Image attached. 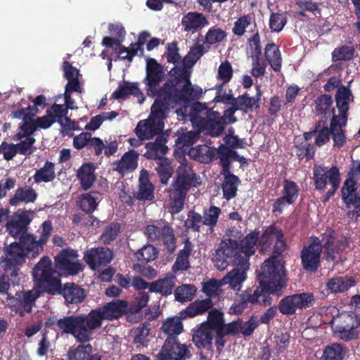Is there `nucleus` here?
<instances>
[{
    "mask_svg": "<svg viewBox=\"0 0 360 360\" xmlns=\"http://www.w3.org/2000/svg\"><path fill=\"white\" fill-rule=\"evenodd\" d=\"M259 284L271 294L280 295L285 286V271L280 256L264 261L257 271Z\"/></svg>",
    "mask_w": 360,
    "mask_h": 360,
    "instance_id": "0eeeda50",
    "label": "nucleus"
},
{
    "mask_svg": "<svg viewBox=\"0 0 360 360\" xmlns=\"http://www.w3.org/2000/svg\"><path fill=\"white\" fill-rule=\"evenodd\" d=\"M202 52L200 46H195L191 49L182 61V68L175 65L171 72L174 76V80L167 82L169 87L167 91L176 96L183 102L189 99H198L202 94V88L198 86H192L190 82L191 69L202 56Z\"/></svg>",
    "mask_w": 360,
    "mask_h": 360,
    "instance_id": "7ed1b4c3",
    "label": "nucleus"
},
{
    "mask_svg": "<svg viewBox=\"0 0 360 360\" xmlns=\"http://www.w3.org/2000/svg\"><path fill=\"white\" fill-rule=\"evenodd\" d=\"M189 356L190 350L188 346L180 344L175 338L169 337L158 354V359L186 360Z\"/></svg>",
    "mask_w": 360,
    "mask_h": 360,
    "instance_id": "2eb2a0df",
    "label": "nucleus"
},
{
    "mask_svg": "<svg viewBox=\"0 0 360 360\" xmlns=\"http://www.w3.org/2000/svg\"><path fill=\"white\" fill-rule=\"evenodd\" d=\"M329 130L327 127H323L321 122L318 124L316 129L313 131L305 133L302 137H297L295 139L296 147L300 150L299 156H307L312 158L314 151L310 148V144L308 142L312 136H316L315 142L318 146H321L329 140Z\"/></svg>",
    "mask_w": 360,
    "mask_h": 360,
    "instance_id": "ddd939ff",
    "label": "nucleus"
},
{
    "mask_svg": "<svg viewBox=\"0 0 360 360\" xmlns=\"http://www.w3.org/2000/svg\"><path fill=\"white\" fill-rule=\"evenodd\" d=\"M233 75V69L230 63L227 61L222 62L217 72V78L220 80L222 84L228 83Z\"/></svg>",
    "mask_w": 360,
    "mask_h": 360,
    "instance_id": "4d7b16f0",
    "label": "nucleus"
},
{
    "mask_svg": "<svg viewBox=\"0 0 360 360\" xmlns=\"http://www.w3.org/2000/svg\"><path fill=\"white\" fill-rule=\"evenodd\" d=\"M175 283L176 277L172 274H167L164 278L151 283L149 285V290L162 295H169L172 293Z\"/></svg>",
    "mask_w": 360,
    "mask_h": 360,
    "instance_id": "c756f323",
    "label": "nucleus"
},
{
    "mask_svg": "<svg viewBox=\"0 0 360 360\" xmlns=\"http://www.w3.org/2000/svg\"><path fill=\"white\" fill-rule=\"evenodd\" d=\"M63 72L65 78L68 81L66 89H71V91L81 92V87L78 80L79 76L78 70L72 67L68 62H64Z\"/></svg>",
    "mask_w": 360,
    "mask_h": 360,
    "instance_id": "f704fd0d",
    "label": "nucleus"
},
{
    "mask_svg": "<svg viewBox=\"0 0 360 360\" xmlns=\"http://www.w3.org/2000/svg\"><path fill=\"white\" fill-rule=\"evenodd\" d=\"M68 302H81L85 297V293L82 288L73 283L65 284L63 290L59 291Z\"/></svg>",
    "mask_w": 360,
    "mask_h": 360,
    "instance_id": "72a5a7b5",
    "label": "nucleus"
},
{
    "mask_svg": "<svg viewBox=\"0 0 360 360\" xmlns=\"http://www.w3.org/2000/svg\"><path fill=\"white\" fill-rule=\"evenodd\" d=\"M139 93L138 86L135 83L126 82L123 85L120 86L112 95L115 99L123 98L128 95H137Z\"/></svg>",
    "mask_w": 360,
    "mask_h": 360,
    "instance_id": "3c124183",
    "label": "nucleus"
},
{
    "mask_svg": "<svg viewBox=\"0 0 360 360\" xmlns=\"http://www.w3.org/2000/svg\"><path fill=\"white\" fill-rule=\"evenodd\" d=\"M221 161L223 167V172L225 176L222 185L224 197L226 200H229L233 198L236 194L239 179L236 176L229 174L228 160L222 158Z\"/></svg>",
    "mask_w": 360,
    "mask_h": 360,
    "instance_id": "393cba45",
    "label": "nucleus"
},
{
    "mask_svg": "<svg viewBox=\"0 0 360 360\" xmlns=\"http://www.w3.org/2000/svg\"><path fill=\"white\" fill-rule=\"evenodd\" d=\"M360 174V162H354L348 178L342 188V199L349 208H354L356 216L360 214V195L356 191V182Z\"/></svg>",
    "mask_w": 360,
    "mask_h": 360,
    "instance_id": "9b49d317",
    "label": "nucleus"
},
{
    "mask_svg": "<svg viewBox=\"0 0 360 360\" xmlns=\"http://www.w3.org/2000/svg\"><path fill=\"white\" fill-rule=\"evenodd\" d=\"M220 213V208L215 206H211L209 209L205 210L202 225L210 226V231H212V228L217 224Z\"/></svg>",
    "mask_w": 360,
    "mask_h": 360,
    "instance_id": "603ef678",
    "label": "nucleus"
},
{
    "mask_svg": "<svg viewBox=\"0 0 360 360\" xmlns=\"http://www.w3.org/2000/svg\"><path fill=\"white\" fill-rule=\"evenodd\" d=\"M257 240V233H251L241 240L240 245L231 239L221 241L216 251L213 262L219 270H224L230 263L235 265L222 278V283L229 285L234 291H240L247 279L249 258L255 253Z\"/></svg>",
    "mask_w": 360,
    "mask_h": 360,
    "instance_id": "f257e3e1",
    "label": "nucleus"
},
{
    "mask_svg": "<svg viewBox=\"0 0 360 360\" xmlns=\"http://www.w3.org/2000/svg\"><path fill=\"white\" fill-rule=\"evenodd\" d=\"M36 198L34 191L30 188H18L15 195L11 198L10 203L12 205H16L20 201L33 202Z\"/></svg>",
    "mask_w": 360,
    "mask_h": 360,
    "instance_id": "a19ab883",
    "label": "nucleus"
},
{
    "mask_svg": "<svg viewBox=\"0 0 360 360\" xmlns=\"http://www.w3.org/2000/svg\"><path fill=\"white\" fill-rule=\"evenodd\" d=\"M56 266L60 271L70 275L77 274L83 269L78 255L73 250H63L56 257Z\"/></svg>",
    "mask_w": 360,
    "mask_h": 360,
    "instance_id": "f3484780",
    "label": "nucleus"
},
{
    "mask_svg": "<svg viewBox=\"0 0 360 360\" xmlns=\"http://www.w3.org/2000/svg\"><path fill=\"white\" fill-rule=\"evenodd\" d=\"M314 180L316 188L322 190L330 186L325 200L328 199L335 193L339 187L340 179L339 170L336 167H331L329 170L321 167H315L314 168Z\"/></svg>",
    "mask_w": 360,
    "mask_h": 360,
    "instance_id": "f8f14e48",
    "label": "nucleus"
},
{
    "mask_svg": "<svg viewBox=\"0 0 360 360\" xmlns=\"http://www.w3.org/2000/svg\"><path fill=\"white\" fill-rule=\"evenodd\" d=\"M149 328L147 325H143L133 331L134 341L143 345L149 335Z\"/></svg>",
    "mask_w": 360,
    "mask_h": 360,
    "instance_id": "338daca9",
    "label": "nucleus"
},
{
    "mask_svg": "<svg viewBox=\"0 0 360 360\" xmlns=\"http://www.w3.org/2000/svg\"><path fill=\"white\" fill-rule=\"evenodd\" d=\"M157 163L158 167L156 168V170L160 174V181L162 184H167L173 172L171 162L167 158H159Z\"/></svg>",
    "mask_w": 360,
    "mask_h": 360,
    "instance_id": "37998d69",
    "label": "nucleus"
},
{
    "mask_svg": "<svg viewBox=\"0 0 360 360\" xmlns=\"http://www.w3.org/2000/svg\"><path fill=\"white\" fill-rule=\"evenodd\" d=\"M33 218V212L29 211L18 212L6 224L9 233L13 237H19L20 240L25 236L27 226Z\"/></svg>",
    "mask_w": 360,
    "mask_h": 360,
    "instance_id": "aec40b11",
    "label": "nucleus"
},
{
    "mask_svg": "<svg viewBox=\"0 0 360 360\" xmlns=\"http://www.w3.org/2000/svg\"><path fill=\"white\" fill-rule=\"evenodd\" d=\"M136 197L139 200H153L154 198V186L148 181V171L143 169L139 176V186Z\"/></svg>",
    "mask_w": 360,
    "mask_h": 360,
    "instance_id": "bb28decb",
    "label": "nucleus"
},
{
    "mask_svg": "<svg viewBox=\"0 0 360 360\" xmlns=\"http://www.w3.org/2000/svg\"><path fill=\"white\" fill-rule=\"evenodd\" d=\"M250 290H245L243 294H245V297L248 302L251 304H259L264 306H268L271 304V299L267 295L269 292L261 284L253 292L250 293Z\"/></svg>",
    "mask_w": 360,
    "mask_h": 360,
    "instance_id": "7c9ffc66",
    "label": "nucleus"
},
{
    "mask_svg": "<svg viewBox=\"0 0 360 360\" xmlns=\"http://www.w3.org/2000/svg\"><path fill=\"white\" fill-rule=\"evenodd\" d=\"M32 276L38 288L52 295L59 292L61 285L59 275L52 269L49 257H44L40 259L33 269Z\"/></svg>",
    "mask_w": 360,
    "mask_h": 360,
    "instance_id": "1a4fd4ad",
    "label": "nucleus"
},
{
    "mask_svg": "<svg viewBox=\"0 0 360 360\" xmlns=\"http://www.w3.org/2000/svg\"><path fill=\"white\" fill-rule=\"evenodd\" d=\"M322 245L318 238H311L309 244L304 246L302 254V262L305 269L314 271L320 263Z\"/></svg>",
    "mask_w": 360,
    "mask_h": 360,
    "instance_id": "dca6fc26",
    "label": "nucleus"
},
{
    "mask_svg": "<svg viewBox=\"0 0 360 360\" xmlns=\"http://www.w3.org/2000/svg\"><path fill=\"white\" fill-rule=\"evenodd\" d=\"M331 326L340 339L348 341L357 337L356 328L360 326V319L353 313L343 312L333 316Z\"/></svg>",
    "mask_w": 360,
    "mask_h": 360,
    "instance_id": "9d476101",
    "label": "nucleus"
},
{
    "mask_svg": "<svg viewBox=\"0 0 360 360\" xmlns=\"http://www.w3.org/2000/svg\"><path fill=\"white\" fill-rule=\"evenodd\" d=\"M54 177V165L49 162H46L44 167L37 171L34 176L36 182H48L53 180Z\"/></svg>",
    "mask_w": 360,
    "mask_h": 360,
    "instance_id": "a18cd8bd",
    "label": "nucleus"
},
{
    "mask_svg": "<svg viewBox=\"0 0 360 360\" xmlns=\"http://www.w3.org/2000/svg\"><path fill=\"white\" fill-rule=\"evenodd\" d=\"M147 151L145 156L149 159H154L158 162L159 158H162V155L166 153L167 147L162 141L148 143L146 145Z\"/></svg>",
    "mask_w": 360,
    "mask_h": 360,
    "instance_id": "ea45409f",
    "label": "nucleus"
},
{
    "mask_svg": "<svg viewBox=\"0 0 360 360\" xmlns=\"http://www.w3.org/2000/svg\"><path fill=\"white\" fill-rule=\"evenodd\" d=\"M84 257L93 270L100 271L101 266H105L111 262L112 253L108 248H98L88 250Z\"/></svg>",
    "mask_w": 360,
    "mask_h": 360,
    "instance_id": "5701e85b",
    "label": "nucleus"
},
{
    "mask_svg": "<svg viewBox=\"0 0 360 360\" xmlns=\"http://www.w3.org/2000/svg\"><path fill=\"white\" fill-rule=\"evenodd\" d=\"M146 74L148 94L151 96L158 95V98H159L160 93L165 89L167 83L165 84L163 88L160 91H158L157 87L162 77V69L161 66L156 62L155 59L150 58L147 60Z\"/></svg>",
    "mask_w": 360,
    "mask_h": 360,
    "instance_id": "412c9836",
    "label": "nucleus"
},
{
    "mask_svg": "<svg viewBox=\"0 0 360 360\" xmlns=\"http://www.w3.org/2000/svg\"><path fill=\"white\" fill-rule=\"evenodd\" d=\"M222 279L220 281L211 279L205 282L203 285V292L209 296L217 295L220 292V288L224 285Z\"/></svg>",
    "mask_w": 360,
    "mask_h": 360,
    "instance_id": "bf43d9fd",
    "label": "nucleus"
},
{
    "mask_svg": "<svg viewBox=\"0 0 360 360\" xmlns=\"http://www.w3.org/2000/svg\"><path fill=\"white\" fill-rule=\"evenodd\" d=\"M346 122L342 123V118L333 116L330 122V132L333 135L334 145L341 146L345 141V136L342 131V127Z\"/></svg>",
    "mask_w": 360,
    "mask_h": 360,
    "instance_id": "c9c22d12",
    "label": "nucleus"
},
{
    "mask_svg": "<svg viewBox=\"0 0 360 360\" xmlns=\"http://www.w3.org/2000/svg\"><path fill=\"white\" fill-rule=\"evenodd\" d=\"M128 309L127 302L117 300L96 310L91 311L87 316H69L58 321L59 329L65 333L72 334L78 341L89 340L94 329L102 325L103 320H112L120 317Z\"/></svg>",
    "mask_w": 360,
    "mask_h": 360,
    "instance_id": "f03ea898",
    "label": "nucleus"
},
{
    "mask_svg": "<svg viewBox=\"0 0 360 360\" xmlns=\"http://www.w3.org/2000/svg\"><path fill=\"white\" fill-rule=\"evenodd\" d=\"M202 323L209 324L210 327L216 333L220 330H223L224 323L223 314L218 310H212L209 312L207 321Z\"/></svg>",
    "mask_w": 360,
    "mask_h": 360,
    "instance_id": "09e8293b",
    "label": "nucleus"
},
{
    "mask_svg": "<svg viewBox=\"0 0 360 360\" xmlns=\"http://www.w3.org/2000/svg\"><path fill=\"white\" fill-rule=\"evenodd\" d=\"M94 170V167L91 163L83 164L78 169L77 176L83 189L86 190L93 185L96 179Z\"/></svg>",
    "mask_w": 360,
    "mask_h": 360,
    "instance_id": "473e14b6",
    "label": "nucleus"
},
{
    "mask_svg": "<svg viewBox=\"0 0 360 360\" xmlns=\"http://www.w3.org/2000/svg\"><path fill=\"white\" fill-rule=\"evenodd\" d=\"M137 159L138 153L135 150H129L116 163L115 169L122 174L131 172L137 167Z\"/></svg>",
    "mask_w": 360,
    "mask_h": 360,
    "instance_id": "c85d7f7f",
    "label": "nucleus"
},
{
    "mask_svg": "<svg viewBox=\"0 0 360 360\" xmlns=\"http://www.w3.org/2000/svg\"><path fill=\"white\" fill-rule=\"evenodd\" d=\"M352 99L351 91L348 88L345 86L338 88L335 96L336 104L339 110V114L337 116L338 118H342V123L347 122L348 104Z\"/></svg>",
    "mask_w": 360,
    "mask_h": 360,
    "instance_id": "a878e982",
    "label": "nucleus"
},
{
    "mask_svg": "<svg viewBox=\"0 0 360 360\" xmlns=\"http://www.w3.org/2000/svg\"><path fill=\"white\" fill-rule=\"evenodd\" d=\"M110 37L103 39V44L106 47L118 46L124 39L125 31L121 24H111L109 27Z\"/></svg>",
    "mask_w": 360,
    "mask_h": 360,
    "instance_id": "2f4dec72",
    "label": "nucleus"
},
{
    "mask_svg": "<svg viewBox=\"0 0 360 360\" xmlns=\"http://www.w3.org/2000/svg\"><path fill=\"white\" fill-rule=\"evenodd\" d=\"M43 250V244L30 234L23 236L18 243H13L6 248V257L1 262L6 272H11L13 285L19 283L18 266L21 265L25 257H35Z\"/></svg>",
    "mask_w": 360,
    "mask_h": 360,
    "instance_id": "39448f33",
    "label": "nucleus"
},
{
    "mask_svg": "<svg viewBox=\"0 0 360 360\" xmlns=\"http://www.w3.org/2000/svg\"><path fill=\"white\" fill-rule=\"evenodd\" d=\"M257 89V98H252L248 96H243L238 98L237 100H234V103L237 106H244L245 109L252 108L257 101L260 99L261 92L258 86Z\"/></svg>",
    "mask_w": 360,
    "mask_h": 360,
    "instance_id": "052dcab7",
    "label": "nucleus"
},
{
    "mask_svg": "<svg viewBox=\"0 0 360 360\" xmlns=\"http://www.w3.org/2000/svg\"><path fill=\"white\" fill-rule=\"evenodd\" d=\"M165 226L163 221H158L156 224L147 226L145 230V234L150 240L155 241L161 238L162 229Z\"/></svg>",
    "mask_w": 360,
    "mask_h": 360,
    "instance_id": "13d9d810",
    "label": "nucleus"
},
{
    "mask_svg": "<svg viewBox=\"0 0 360 360\" xmlns=\"http://www.w3.org/2000/svg\"><path fill=\"white\" fill-rule=\"evenodd\" d=\"M352 56L353 49L349 46H342L340 49H336L333 53V60L335 61L350 60Z\"/></svg>",
    "mask_w": 360,
    "mask_h": 360,
    "instance_id": "680f3d73",
    "label": "nucleus"
},
{
    "mask_svg": "<svg viewBox=\"0 0 360 360\" xmlns=\"http://www.w3.org/2000/svg\"><path fill=\"white\" fill-rule=\"evenodd\" d=\"M157 251L150 245H145L136 253L137 259L142 262H148L155 259Z\"/></svg>",
    "mask_w": 360,
    "mask_h": 360,
    "instance_id": "6e6d98bb",
    "label": "nucleus"
},
{
    "mask_svg": "<svg viewBox=\"0 0 360 360\" xmlns=\"http://www.w3.org/2000/svg\"><path fill=\"white\" fill-rule=\"evenodd\" d=\"M180 318L172 317L167 319L162 324V329L169 335H179L183 330V325Z\"/></svg>",
    "mask_w": 360,
    "mask_h": 360,
    "instance_id": "c03bdc74",
    "label": "nucleus"
},
{
    "mask_svg": "<svg viewBox=\"0 0 360 360\" xmlns=\"http://www.w3.org/2000/svg\"><path fill=\"white\" fill-rule=\"evenodd\" d=\"M18 151L17 146L13 143L6 142L0 145V153L3 155L4 158L6 160H11Z\"/></svg>",
    "mask_w": 360,
    "mask_h": 360,
    "instance_id": "774afa93",
    "label": "nucleus"
},
{
    "mask_svg": "<svg viewBox=\"0 0 360 360\" xmlns=\"http://www.w3.org/2000/svg\"><path fill=\"white\" fill-rule=\"evenodd\" d=\"M265 56L274 71L281 68V57L278 48L274 44H269L265 48Z\"/></svg>",
    "mask_w": 360,
    "mask_h": 360,
    "instance_id": "e433bc0d",
    "label": "nucleus"
},
{
    "mask_svg": "<svg viewBox=\"0 0 360 360\" xmlns=\"http://www.w3.org/2000/svg\"><path fill=\"white\" fill-rule=\"evenodd\" d=\"M259 243L266 248L274 245V250L277 252L282 251L285 248L283 233L280 229L274 226H269L264 231Z\"/></svg>",
    "mask_w": 360,
    "mask_h": 360,
    "instance_id": "b1692460",
    "label": "nucleus"
},
{
    "mask_svg": "<svg viewBox=\"0 0 360 360\" xmlns=\"http://www.w3.org/2000/svg\"><path fill=\"white\" fill-rule=\"evenodd\" d=\"M247 54L248 57L252 58V60H260L262 49L259 36L257 33L254 34L252 38L250 39L247 49Z\"/></svg>",
    "mask_w": 360,
    "mask_h": 360,
    "instance_id": "8fccbe9b",
    "label": "nucleus"
},
{
    "mask_svg": "<svg viewBox=\"0 0 360 360\" xmlns=\"http://www.w3.org/2000/svg\"><path fill=\"white\" fill-rule=\"evenodd\" d=\"M346 353V349L341 345L334 343L324 349L321 360H342Z\"/></svg>",
    "mask_w": 360,
    "mask_h": 360,
    "instance_id": "4c0bfd02",
    "label": "nucleus"
},
{
    "mask_svg": "<svg viewBox=\"0 0 360 360\" xmlns=\"http://www.w3.org/2000/svg\"><path fill=\"white\" fill-rule=\"evenodd\" d=\"M298 189L295 183L292 181H285L284 186V195L287 200L286 202H293L297 198Z\"/></svg>",
    "mask_w": 360,
    "mask_h": 360,
    "instance_id": "e2e57ef3",
    "label": "nucleus"
},
{
    "mask_svg": "<svg viewBox=\"0 0 360 360\" xmlns=\"http://www.w3.org/2000/svg\"><path fill=\"white\" fill-rule=\"evenodd\" d=\"M200 184V178L194 173L191 167L187 163H182L177 169L176 179L168 190L169 212L174 214L181 212L188 190Z\"/></svg>",
    "mask_w": 360,
    "mask_h": 360,
    "instance_id": "423d86ee",
    "label": "nucleus"
},
{
    "mask_svg": "<svg viewBox=\"0 0 360 360\" xmlns=\"http://www.w3.org/2000/svg\"><path fill=\"white\" fill-rule=\"evenodd\" d=\"M189 155L194 160L205 162L211 160L212 153L207 145H202L193 148L189 151Z\"/></svg>",
    "mask_w": 360,
    "mask_h": 360,
    "instance_id": "49530a36",
    "label": "nucleus"
},
{
    "mask_svg": "<svg viewBox=\"0 0 360 360\" xmlns=\"http://www.w3.org/2000/svg\"><path fill=\"white\" fill-rule=\"evenodd\" d=\"M92 347L90 345L78 346L77 348L71 349L68 353L69 360H86L91 352Z\"/></svg>",
    "mask_w": 360,
    "mask_h": 360,
    "instance_id": "5fc2aeb1",
    "label": "nucleus"
},
{
    "mask_svg": "<svg viewBox=\"0 0 360 360\" xmlns=\"http://www.w3.org/2000/svg\"><path fill=\"white\" fill-rule=\"evenodd\" d=\"M354 280L349 277H335L328 280L326 288L331 293H342L354 286Z\"/></svg>",
    "mask_w": 360,
    "mask_h": 360,
    "instance_id": "cd10ccee",
    "label": "nucleus"
},
{
    "mask_svg": "<svg viewBox=\"0 0 360 360\" xmlns=\"http://www.w3.org/2000/svg\"><path fill=\"white\" fill-rule=\"evenodd\" d=\"M169 87L167 85L162 90L153 105L148 119L139 122L136 127V134L142 140H148L160 133L164 128V120L166 117L167 110L182 102L176 96L167 91Z\"/></svg>",
    "mask_w": 360,
    "mask_h": 360,
    "instance_id": "20e7f679",
    "label": "nucleus"
},
{
    "mask_svg": "<svg viewBox=\"0 0 360 360\" xmlns=\"http://www.w3.org/2000/svg\"><path fill=\"white\" fill-rule=\"evenodd\" d=\"M216 332L207 323H201L193 331L192 340L198 349L211 352Z\"/></svg>",
    "mask_w": 360,
    "mask_h": 360,
    "instance_id": "4be33fe9",
    "label": "nucleus"
},
{
    "mask_svg": "<svg viewBox=\"0 0 360 360\" xmlns=\"http://www.w3.org/2000/svg\"><path fill=\"white\" fill-rule=\"evenodd\" d=\"M99 200L98 193H86L81 195L78 205L84 212L91 213L95 210Z\"/></svg>",
    "mask_w": 360,
    "mask_h": 360,
    "instance_id": "58836bf2",
    "label": "nucleus"
},
{
    "mask_svg": "<svg viewBox=\"0 0 360 360\" xmlns=\"http://www.w3.org/2000/svg\"><path fill=\"white\" fill-rule=\"evenodd\" d=\"M236 110V108H229L225 111L222 117L219 112H211L208 115L207 134L217 136L223 131L224 124L235 122L236 120L233 114Z\"/></svg>",
    "mask_w": 360,
    "mask_h": 360,
    "instance_id": "6ab92c4d",
    "label": "nucleus"
},
{
    "mask_svg": "<svg viewBox=\"0 0 360 360\" xmlns=\"http://www.w3.org/2000/svg\"><path fill=\"white\" fill-rule=\"evenodd\" d=\"M201 224H202L201 216L193 212H189L188 219L185 221V226L188 229H193L198 231Z\"/></svg>",
    "mask_w": 360,
    "mask_h": 360,
    "instance_id": "69168bd1",
    "label": "nucleus"
},
{
    "mask_svg": "<svg viewBox=\"0 0 360 360\" xmlns=\"http://www.w3.org/2000/svg\"><path fill=\"white\" fill-rule=\"evenodd\" d=\"M148 300L149 296L146 292H139L134 299L132 307L130 308V310L132 312L139 311L141 309H143L147 305Z\"/></svg>",
    "mask_w": 360,
    "mask_h": 360,
    "instance_id": "0e129e2a",
    "label": "nucleus"
},
{
    "mask_svg": "<svg viewBox=\"0 0 360 360\" xmlns=\"http://www.w3.org/2000/svg\"><path fill=\"white\" fill-rule=\"evenodd\" d=\"M39 296V290L36 288L30 291L18 292L15 297L10 300L9 305L20 316H23L31 311L34 300Z\"/></svg>",
    "mask_w": 360,
    "mask_h": 360,
    "instance_id": "a211bd4d",
    "label": "nucleus"
},
{
    "mask_svg": "<svg viewBox=\"0 0 360 360\" xmlns=\"http://www.w3.org/2000/svg\"><path fill=\"white\" fill-rule=\"evenodd\" d=\"M314 303L313 294L302 292L289 295L282 299L278 304V309L283 314H292L298 309L311 307Z\"/></svg>",
    "mask_w": 360,
    "mask_h": 360,
    "instance_id": "4468645a",
    "label": "nucleus"
},
{
    "mask_svg": "<svg viewBox=\"0 0 360 360\" xmlns=\"http://www.w3.org/2000/svg\"><path fill=\"white\" fill-rule=\"evenodd\" d=\"M189 255L190 250L188 248L185 247L184 249L181 250L172 267V269L174 272L177 271H184L189 267Z\"/></svg>",
    "mask_w": 360,
    "mask_h": 360,
    "instance_id": "864d4df0",
    "label": "nucleus"
},
{
    "mask_svg": "<svg viewBox=\"0 0 360 360\" xmlns=\"http://www.w3.org/2000/svg\"><path fill=\"white\" fill-rule=\"evenodd\" d=\"M196 292V288L193 285L184 284L178 287L175 290V297L179 302L191 300Z\"/></svg>",
    "mask_w": 360,
    "mask_h": 360,
    "instance_id": "de8ad7c7",
    "label": "nucleus"
},
{
    "mask_svg": "<svg viewBox=\"0 0 360 360\" xmlns=\"http://www.w3.org/2000/svg\"><path fill=\"white\" fill-rule=\"evenodd\" d=\"M14 140L20 141V142L16 145L18 151L20 153L23 155H30L33 152V143H34L35 139L32 136V134H25L20 138H18L17 133L14 137Z\"/></svg>",
    "mask_w": 360,
    "mask_h": 360,
    "instance_id": "79ce46f5",
    "label": "nucleus"
},
{
    "mask_svg": "<svg viewBox=\"0 0 360 360\" xmlns=\"http://www.w3.org/2000/svg\"><path fill=\"white\" fill-rule=\"evenodd\" d=\"M30 108H22L13 112V117L22 120L19 126L18 137L20 138L25 134H32L37 128L47 129L56 121V116L64 114L63 105L55 104L50 109L47 110L46 115L34 120V116L30 115L28 112Z\"/></svg>",
    "mask_w": 360,
    "mask_h": 360,
    "instance_id": "6e6552de",
    "label": "nucleus"
}]
</instances>
